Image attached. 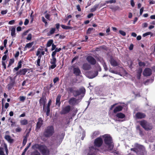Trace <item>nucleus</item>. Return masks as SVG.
Here are the masks:
<instances>
[{"mask_svg":"<svg viewBox=\"0 0 155 155\" xmlns=\"http://www.w3.org/2000/svg\"><path fill=\"white\" fill-rule=\"evenodd\" d=\"M86 59L89 63L92 65L95 64L96 62V61L94 58L90 56L87 57Z\"/></svg>","mask_w":155,"mask_h":155,"instance_id":"nucleus-13","label":"nucleus"},{"mask_svg":"<svg viewBox=\"0 0 155 155\" xmlns=\"http://www.w3.org/2000/svg\"><path fill=\"white\" fill-rule=\"evenodd\" d=\"M59 80V79L58 78V77H56L53 80L54 83L55 84Z\"/></svg>","mask_w":155,"mask_h":155,"instance_id":"nucleus-56","label":"nucleus"},{"mask_svg":"<svg viewBox=\"0 0 155 155\" xmlns=\"http://www.w3.org/2000/svg\"><path fill=\"white\" fill-rule=\"evenodd\" d=\"M57 62V60L55 57H52L51 59L50 63L52 64L50 68L52 69H53L55 68L56 66V64Z\"/></svg>","mask_w":155,"mask_h":155,"instance_id":"nucleus-12","label":"nucleus"},{"mask_svg":"<svg viewBox=\"0 0 155 155\" xmlns=\"http://www.w3.org/2000/svg\"><path fill=\"white\" fill-rule=\"evenodd\" d=\"M85 92V88L84 87H81L78 90H75V91H74V96L75 97H76L77 96L82 94V95L78 97L79 98H80L81 96L83 95L84 96Z\"/></svg>","mask_w":155,"mask_h":155,"instance_id":"nucleus-8","label":"nucleus"},{"mask_svg":"<svg viewBox=\"0 0 155 155\" xmlns=\"http://www.w3.org/2000/svg\"><path fill=\"white\" fill-rule=\"evenodd\" d=\"M22 129L19 127H18L15 129V131L16 132H19L21 131Z\"/></svg>","mask_w":155,"mask_h":155,"instance_id":"nucleus-51","label":"nucleus"},{"mask_svg":"<svg viewBox=\"0 0 155 155\" xmlns=\"http://www.w3.org/2000/svg\"><path fill=\"white\" fill-rule=\"evenodd\" d=\"M151 74L152 70L149 68H145L143 72V74L145 77L150 76Z\"/></svg>","mask_w":155,"mask_h":155,"instance_id":"nucleus-11","label":"nucleus"},{"mask_svg":"<svg viewBox=\"0 0 155 155\" xmlns=\"http://www.w3.org/2000/svg\"><path fill=\"white\" fill-rule=\"evenodd\" d=\"M54 133V127L52 126L47 127L44 130L43 133V136L49 138L52 136Z\"/></svg>","mask_w":155,"mask_h":155,"instance_id":"nucleus-4","label":"nucleus"},{"mask_svg":"<svg viewBox=\"0 0 155 155\" xmlns=\"http://www.w3.org/2000/svg\"><path fill=\"white\" fill-rule=\"evenodd\" d=\"M151 34H152V33L150 32H146L145 33H144L143 34V37H145L148 35H150Z\"/></svg>","mask_w":155,"mask_h":155,"instance_id":"nucleus-49","label":"nucleus"},{"mask_svg":"<svg viewBox=\"0 0 155 155\" xmlns=\"http://www.w3.org/2000/svg\"><path fill=\"white\" fill-rule=\"evenodd\" d=\"M55 31V29L54 28H52L51 29L49 32L47 33L48 35L49 36L53 34L54 33Z\"/></svg>","mask_w":155,"mask_h":155,"instance_id":"nucleus-34","label":"nucleus"},{"mask_svg":"<svg viewBox=\"0 0 155 155\" xmlns=\"http://www.w3.org/2000/svg\"><path fill=\"white\" fill-rule=\"evenodd\" d=\"M21 62L20 61L18 64L17 67H19V68H21Z\"/></svg>","mask_w":155,"mask_h":155,"instance_id":"nucleus-61","label":"nucleus"},{"mask_svg":"<svg viewBox=\"0 0 155 155\" xmlns=\"http://www.w3.org/2000/svg\"><path fill=\"white\" fill-rule=\"evenodd\" d=\"M56 46L54 44L52 45V48H51V51H53L56 48Z\"/></svg>","mask_w":155,"mask_h":155,"instance_id":"nucleus-55","label":"nucleus"},{"mask_svg":"<svg viewBox=\"0 0 155 155\" xmlns=\"http://www.w3.org/2000/svg\"><path fill=\"white\" fill-rule=\"evenodd\" d=\"M116 117L118 118L123 119L125 117V115L122 113H117L116 115Z\"/></svg>","mask_w":155,"mask_h":155,"instance_id":"nucleus-24","label":"nucleus"},{"mask_svg":"<svg viewBox=\"0 0 155 155\" xmlns=\"http://www.w3.org/2000/svg\"><path fill=\"white\" fill-rule=\"evenodd\" d=\"M134 147L130 149L131 151L137 153L140 151H143L145 150V148L144 146L138 143H135L134 145Z\"/></svg>","mask_w":155,"mask_h":155,"instance_id":"nucleus-5","label":"nucleus"},{"mask_svg":"<svg viewBox=\"0 0 155 155\" xmlns=\"http://www.w3.org/2000/svg\"><path fill=\"white\" fill-rule=\"evenodd\" d=\"M32 38V35L31 34H29L26 38V39L28 40H30Z\"/></svg>","mask_w":155,"mask_h":155,"instance_id":"nucleus-46","label":"nucleus"},{"mask_svg":"<svg viewBox=\"0 0 155 155\" xmlns=\"http://www.w3.org/2000/svg\"><path fill=\"white\" fill-rule=\"evenodd\" d=\"M9 78L10 80V81L9 83L14 85L15 84V78H12L11 77H9Z\"/></svg>","mask_w":155,"mask_h":155,"instance_id":"nucleus-33","label":"nucleus"},{"mask_svg":"<svg viewBox=\"0 0 155 155\" xmlns=\"http://www.w3.org/2000/svg\"><path fill=\"white\" fill-rule=\"evenodd\" d=\"M61 26L62 28L66 30L69 29H72L73 28V27H72L67 26L63 25H61Z\"/></svg>","mask_w":155,"mask_h":155,"instance_id":"nucleus-32","label":"nucleus"},{"mask_svg":"<svg viewBox=\"0 0 155 155\" xmlns=\"http://www.w3.org/2000/svg\"><path fill=\"white\" fill-rule=\"evenodd\" d=\"M45 112H46V114L47 116H48L50 114V108L49 107H47L46 110H45Z\"/></svg>","mask_w":155,"mask_h":155,"instance_id":"nucleus-41","label":"nucleus"},{"mask_svg":"<svg viewBox=\"0 0 155 155\" xmlns=\"http://www.w3.org/2000/svg\"><path fill=\"white\" fill-rule=\"evenodd\" d=\"M71 110V107L70 106L68 105L65 107H63L61 111V114H65L69 113Z\"/></svg>","mask_w":155,"mask_h":155,"instance_id":"nucleus-10","label":"nucleus"},{"mask_svg":"<svg viewBox=\"0 0 155 155\" xmlns=\"http://www.w3.org/2000/svg\"><path fill=\"white\" fill-rule=\"evenodd\" d=\"M50 16V15H49V14H45V18L48 20L49 19Z\"/></svg>","mask_w":155,"mask_h":155,"instance_id":"nucleus-60","label":"nucleus"},{"mask_svg":"<svg viewBox=\"0 0 155 155\" xmlns=\"http://www.w3.org/2000/svg\"><path fill=\"white\" fill-rule=\"evenodd\" d=\"M32 148L35 150L38 149L42 155H49V149L45 145L35 144L32 146Z\"/></svg>","mask_w":155,"mask_h":155,"instance_id":"nucleus-3","label":"nucleus"},{"mask_svg":"<svg viewBox=\"0 0 155 155\" xmlns=\"http://www.w3.org/2000/svg\"><path fill=\"white\" fill-rule=\"evenodd\" d=\"M72 17V16L71 15H69L67 16L65 19H63L62 21L64 22V23H65L67 21L68 19L71 18Z\"/></svg>","mask_w":155,"mask_h":155,"instance_id":"nucleus-38","label":"nucleus"},{"mask_svg":"<svg viewBox=\"0 0 155 155\" xmlns=\"http://www.w3.org/2000/svg\"><path fill=\"white\" fill-rule=\"evenodd\" d=\"M119 33L122 35L125 36L126 35V33L124 31L122 30H120L119 31Z\"/></svg>","mask_w":155,"mask_h":155,"instance_id":"nucleus-47","label":"nucleus"},{"mask_svg":"<svg viewBox=\"0 0 155 155\" xmlns=\"http://www.w3.org/2000/svg\"><path fill=\"white\" fill-rule=\"evenodd\" d=\"M41 55H39L38 57V58L37 60L36 61V65L37 67H39L40 66V63L41 61Z\"/></svg>","mask_w":155,"mask_h":155,"instance_id":"nucleus-27","label":"nucleus"},{"mask_svg":"<svg viewBox=\"0 0 155 155\" xmlns=\"http://www.w3.org/2000/svg\"><path fill=\"white\" fill-rule=\"evenodd\" d=\"M142 72V69L141 68H139L137 71V78L138 79H140Z\"/></svg>","mask_w":155,"mask_h":155,"instance_id":"nucleus-28","label":"nucleus"},{"mask_svg":"<svg viewBox=\"0 0 155 155\" xmlns=\"http://www.w3.org/2000/svg\"><path fill=\"white\" fill-rule=\"evenodd\" d=\"M67 91L69 94L72 93L74 96V93L75 90H74V88L73 87H69L67 89Z\"/></svg>","mask_w":155,"mask_h":155,"instance_id":"nucleus-23","label":"nucleus"},{"mask_svg":"<svg viewBox=\"0 0 155 155\" xmlns=\"http://www.w3.org/2000/svg\"><path fill=\"white\" fill-rule=\"evenodd\" d=\"M8 10H7L2 11L1 12V14L2 15H4L6 14Z\"/></svg>","mask_w":155,"mask_h":155,"instance_id":"nucleus-53","label":"nucleus"},{"mask_svg":"<svg viewBox=\"0 0 155 155\" xmlns=\"http://www.w3.org/2000/svg\"><path fill=\"white\" fill-rule=\"evenodd\" d=\"M61 97V96L60 95H58L56 98V104L59 106L61 104L60 101Z\"/></svg>","mask_w":155,"mask_h":155,"instance_id":"nucleus-26","label":"nucleus"},{"mask_svg":"<svg viewBox=\"0 0 155 155\" xmlns=\"http://www.w3.org/2000/svg\"><path fill=\"white\" fill-rule=\"evenodd\" d=\"M20 122L21 125H26L28 124V121L26 119H24L21 120Z\"/></svg>","mask_w":155,"mask_h":155,"instance_id":"nucleus-31","label":"nucleus"},{"mask_svg":"<svg viewBox=\"0 0 155 155\" xmlns=\"http://www.w3.org/2000/svg\"><path fill=\"white\" fill-rule=\"evenodd\" d=\"M137 129L139 131L140 134V135H143V132L140 129L139 126L137 127Z\"/></svg>","mask_w":155,"mask_h":155,"instance_id":"nucleus-42","label":"nucleus"},{"mask_svg":"<svg viewBox=\"0 0 155 155\" xmlns=\"http://www.w3.org/2000/svg\"><path fill=\"white\" fill-rule=\"evenodd\" d=\"M28 69L26 68L20 70L19 71L16 73L17 75H25L28 71Z\"/></svg>","mask_w":155,"mask_h":155,"instance_id":"nucleus-18","label":"nucleus"},{"mask_svg":"<svg viewBox=\"0 0 155 155\" xmlns=\"http://www.w3.org/2000/svg\"><path fill=\"white\" fill-rule=\"evenodd\" d=\"M31 155H41L40 153L37 150H35V151L32 152Z\"/></svg>","mask_w":155,"mask_h":155,"instance_id":"nucleus-39","label":"nucleus"},{"mask_svg":"<svg viewBox=\"0 0 155 155\" xmlns=\"http://www.w3.org/2000/svg\"><path fill=\"white\" fill-rule=\"evenodd\" d=\"M4 138L8 143H13L14 142L13 139L9 135H5L4 137Z\"/></svg>","mask_w":155,"mask_h":155,"instance_id":"nucleus-20","label":"nucleus"},{"mask_svg":"<svg viewBox=\"0 0 155 155\" xmlns=\"http://www.w3.org/2000/svg\"><path fill=\"white\" fill-rule=\"evenodd\" d=\"M97 74H98V72H96V74L95 75H92L91 76H88V77L89 78H90V79H92V78H94L97 75Z\"/></svg>","mask_w":155,"mask_h":155,"instance_id":"nucleus-54","label":"nucleus"},{"mask_svg":"<svg viewBox=\"0 0 155 155\" xmlns=\"http://www.w3.org/2000/svg\"><path fill=\"white\" fill-rule=\"evenodd\" d=\"M91 68L90 65L87 63H84L82 66V68L84 70H89Z\"/></svg>","mask_w":155,"mask_h":155,"instance_id":"nucleus-21","label":"nucleus"},{"mask_svg":"<svg viewBox=\"0 0 155 155\" xmlns=\"http://www.w3.org/2000/svg\"><path fill=\"white\" fill-rule=\"evenodd\" d=\"M41 18L42 21L45 23V24H47V22L46 21L44 17H42Z\"/></svg>","mask_w":155,"mask_h":155,"instance_id":"nucleus-63","label":"nucleus"},{"mask_svg":"<svg viewBox=\"0 0 155 155\" xmlns=\"http://www.w3.org/2000/svg\"><path fill=\"white\" fill-rule=\"evenodd\" d=\"M104 138V141L105 145L102 146L100 151L103 152L108 151L112 150L114 147L112 138L109 134H106L103 136Z\"/></svg>","mask_w":155,"mask_h":155,"instance_id":"nucleus-1","label":"nucleus"},{"mask_svg":"<svg viewBox=\"0 0 155 155\" xmlns=\"http://www.w3.org/2000/svg\"><path fill=\"white\" fill-rule=\"evenodd\" d=\"M140 125L145 130H150L152 129V127L151 124L147 123L145 120H143L140 121Z\"/></svg>","mask_w":155,"mask_h":155,"instance_id":"nucleus-7","label":"nucleus"},{"mask_svg":"<svg viewBox=\"0 0 155 155\" xmlns=\"http://www.w3.org/2000/svg\"><path fill=\"white\" fill-rule=\"evenodd\" d=\"M46 101L47 100L46 97L43 96H42L41 98L39 100V102L40 106H41L42 105H43V110L45 109V107Z\"/></svg>","mask_w":155,"mask_h":155,"instance_id":"nucleus-14","label":"nucleus"},{"mask_svg":"<svg viewBox=\"0 0 155 155\" xmlns=\"http://www.w3.org/2000/svg\"><path fill=\"white\" fill-rule=\"evenodd\" d=\"M2 65L4 67V69H5L6 68V65L5 62L4 61H2Z\"/></svg>","mask_w":155,"mask_h":155,"instance_id":"nucleus-58","label":"nucleus"},{"mask_svg":"<svg viewBox=\"0 0 155 155\" xmlns=\"http://www.w3.org/2000/svg\"><path fill=\"white\" fill-rule=\"evenodd\" d=\"M123 109V107L120 105L116 107L114 110V113H115L117 112L121 111Z\"/></svg>","mask_w":155,"mask_h":155,"instance_id":"nucleus-22","label":"nucleus"},{"mask_svg":"<svg viewBox=\"0 0 155 155\" xmlns=\"http://www.w3.org/2000/svg\"><path fill=\"white\" fill-rule=\"evenodd\" d=\"M84 95L81 97L80 98L76 99L74 97L71 98L68 101L69 104L71 105H74L78 104L81 101Z\"/></svg>","mask_w":155,"mask_h":155,"instance_id":"nucleus-6","label":"nucleus"},{"mask_svg":"<svg viewBox=\"0 0 155 155\" xmlns=\"http://www.w3.org/2000/svg\"><path fill=\"white\" fill-rule=\"evenodd\" d=\"M15 28L16 27H12L11 29V35L12 37H15Z\"/></svg>","mask_w":155,"mask_h":155,"instance_id":"nucleus-25","label":"nucleus"},{"mask_svg":"<svg viewBox=\"0 0 155 155\" xmlns=\"http://www.w3.org/2000/svg\"><path fill=\"white\" fill-rule=\"evenodd\" d=\"M103 143V140L100 137L96 138L94 141V146L89 148V152L87 155H95L96 153L99 150L95 147H100Z\"/></svg>","mask_w":155,"mask_h":155,"instance_id":"nucleus-2","label":"nucleus"},{"mask_svg":"<svg viewBox=\"0 0 155 155\" xmlns=\"http://www.w3.org/2000/svg\"><path fill=\"white\" fill-rule=\"evenodd\" d=\"M73 73L77 76H78L81 74V72L79 68L74 67L73 69Z\"/></svg>","mask_w":155,"mask_h":155,"instance_id":"nucleus-16","label":"nucleus"},{"mask_svg":"<svg viewBox=\"0 0 155 155\" xmlns=\"http://www.w3.org/2000/svg\"><path fill=\"white\" fill-rule=\"evenodd\" d=\"M98 6L99 5L98 4L95 5H94L93 7L91 9L90 11L91 12H94L98 8Z\"/></svg>","mask_w":155,"mask_h":155,"instance_id":"nucleus-30","label":"nucleus"},{"mask_svg":"<svg viewBox=\"0 0 155 155\" xmlns=\"http://www.w3.org/2000/svg\"><path fill=\"white\" fill-rule=\"evenodd\" d=\"M100 134L99 131H97L94 132L92 135L91 136V137L92 139H94L95 137L97 136L98 135Z\"/></svg>","mask_w":155,"mask_h":155,"instance_id":"nucleus-29","label":"nucleus"},{"mask_svg":"<svg viewBox=\"0 0 155 155\" xmlns=\"http://www.w3.org/2000/svg\"><path fill=\"white\" fill-rule=\"evenodd\" d=\"M25 97L23 96H21L19 97V99L20 101L22 102L24 101L25 99Z\"/></svg>","mask_w":155,"mask_h":155,"instance_id":"nucleus-44","label":"nucleus"},{"mask_svg":"<svg viewBox=\"0 0 155 155\" xmlns=\"http://www.w3.org/2000/svg\"><path fill=\"white\" fill-rule=\"evenodd\" d=\"M64 136V133H62L61 135H58L55 139V140L54 141V143L56 145H60L61 142Z\"/></svg>","mask_w":155,"mask_h":155,"instance_id":"nucleus-9","label":"nucleus"},{"mask_svg":"<svg viewBox=\"0 0 155 155\" xmlns=\"http://www.w3.org/2000/svg\"><path fill=\"white\" fill-rule=\"evenodd\" d=\"M105 2H106V3L107 4H112L113 3H114L116 2V0H110L109 1H106Z\"/></svg>","mask_w":155,"mask_h":155,"instance_id":"nucleus-40","label":"nucleus"},{"mask_svg":"<svg viewBox=\"0 0 155 155\" xmlns=\"http://www.w3.org/2000/svg\"><path fill=\"white\" fill-rule=\"evenodd\" d=\"M53 40H49L47 43V47H49L53 44Z\"/></svg>","mask_w":155,"mask_h":155,"instance_id":"nucleus-36","label":"nucleus"},{"mask_svg":"<svg viewBox=\"0 0 155 155\" xmlns=\"http://www.w3.org/2000/svg\"><path fill=\"white\" fill-rule=\"evenodd\" d=\"M144 9V7H142L140 9V15H141L142 14V13L143 12Z\"/></svg>","mask_w":155,"mask_h":155,"instance_id":"nucleus-62","label":"nucleus"},{"mask_svg":"<svg viewBox=\"0 0 155 155\" xmlns=\"http://www.w3.org/2000/svg\"><path fill=\"white\" fill-rule=\"evenodd\" d=\"M15 1H16V4L18 6V8L19 7V5L20 4V0H14Z\"/></svg>","mask_w":155,"mask_h":155,"instance_id":"nucleus-59","label":"nucleus"},{"mask_svg":"<svg viewBox=\"0 0 155 155\" xmlns=\"http://www.w3.org/2000/svg\"><path fill=\"white\" fill-rule=\"evenodd\" d=\"M28 23L29 20L28 19H26L25 20V21L24 22V24L25 25H26L28 24Z\"/></svg>","mask_w":155,"mask_h":155,"instance_id":"nucleus-64","label":"nucleus"},{"mask_svg":"<svg viewBox=\"0 0 155 155\" xmlns=\"http://www.w3.org/2000/svg\"><path fill=\"white\" fill-rule=\"evenodd\" d=\"M56 53L57 52L55 50L53 51L51 54L52 57H55V55Z\"/></svg>","mask_w":155,"mask_h":155,"instance_id":"nucleus-57","label":"nucleus"},{"mask_svg":"<svg viewBox=\"0 0 155 155\" xmlns=\"http://www.w3.org/2000/svg\"><path fill=\"white\" fill-rule=\"evenodd\" d=\"M94 30L93 28H89L88 29L87 31V34H90L91 31Z\"/></svg>","mask_w":155,"mask_h":155,"instance_id":"nucleus-45","label":"nucleus"},{"mask_svg":"<svg viewBox=\"0 0 155 155\" xmlns=\"http://www.w3.org/2000/svg\"><path fill=\"white\" fill-rule=\"evenodd\" d=\"M110 62L111 65L114 67L117 66L118 65V61H116L112 57L110 58Z\"/></svg>","mask_w":155,"mask_h":155,"instance_id":"nucleus-15","label":"nucleus"},{"mask_svg":"<svg viewBox=\"0 0 155 155\" xmlns=\"http://www.w3.org/2000/svg\"><path fill=\"white\" fill-rule=\"evenodd\" d=\"M103 65L105 70V71H107L108 70V68H107V66L106 65V64L104 62L103 63Z\"/></svg>","mask_w":155,"mask_h":155,"instance_id":"nucleus-50","label":"nucleus"},{"mask_svg":"<svg viewBox=\"0 0 155 155\" xmlns=\"http://www.w3.org/2000/svg\"><path fill=\"white\" fill-rule=\"evenodd\" d=\"M31 144V143H29L28 145L27 146L25 149L24 151L23 152L21 155H25V153L26 152L27 150L30 147Z\"/></svg>","mask_w":155,"mask_h":155,"instance_id":"nucleus-35","label":"nucleus"},{"mask_svg":"<svg viewBox=\"0 0 155 155\" xmlns=\"http://www.w3.org/2000/svg\"><path fill=\"white\" fill-rule=\"evenodd\" d=\"M135 116L137 119H142L144 118L146 116V115L144 113L138 112L136 114Z\"/></svg>","mask_w":155,"mask_h":155,"instance_id":"nucleus-19","label":"nucleus"},{"mask_svg":"<svg viewBox=\"0 0 155 155\" xmlns=\"http://www.w3.org/2000/svg\"><path fill=\"white\" fill-rule=\"evenodd\" d=\"M8 89L9 90H10L14 86L13 85L11 84L10 83L8 84Z\"/></svg>","mask_w":155,"mask_h":155,"instance_id":"nucleus-52","label":"nucleus"},{"mask_svg":"<svg viewBox=\"0 0 155 155\" xmlns=\"http://www.w3.org/2000/svg\"><path fill=\"white\" fill-rule=\"evenodd\" d=\"M43 120L40 117L38 119V121L36 124V130H38L40 128L43 124Z\"/></svg>","mask_w":155,"mask_h":155,"instance_id":"nucleus-17","label":"nucleus"},{"mask_svg":"<svg viewBox=\"0 0 155 155\" xmlns=\"http://www.w3.org/2000/svg\"><path fill=\"white\" fill-rule=\"evenodd\" d=\"M139 65L140 66H144L145 65V64L143 62H142L141 61L139 62L138 63Z\"/></svg>","mask_w":155,"mask_h":155,"instance_id":"nucleus-48","label":"nucleus"},{"mask_svg":"<svg viewBox=\"0 0 155 155\" xmlns=\"http://www.w3.org/2000/svg\"><path fill=\"white\" fill-rule=\"evenodd\" d=\"M33 44H34V43L33 42L28 43L26 45L25 48H30L33 45Z\"/></svg>","mask_w":155,"mask_h":155,"instance_id":"nucleus-37","label":"nucleus"},{"mask_svg":"<svg viewBox=\"0 0 155 155\" xmlns=\"http://www.w3.org/2000/svg\"><path fill=\"white\" fill-rule=\"evenodd\" d=\"M28 139L26 138V137H24V139L23 140L22 145L23 146H24L26 144V143L27 142Z\"/></svg>","mask_w":155,"mask_h":155,"instance_id":"nucleus-43","label":"nucleus"}]
</instances>
